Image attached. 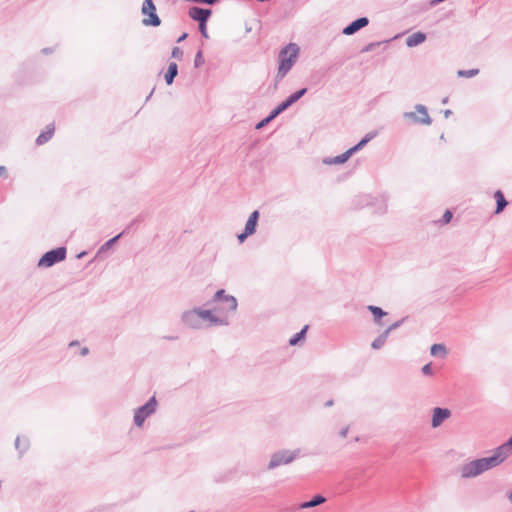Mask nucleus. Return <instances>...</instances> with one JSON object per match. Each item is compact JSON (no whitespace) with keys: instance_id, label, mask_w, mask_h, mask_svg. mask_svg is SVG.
Masks as SVG:
<instances>
[{"instance_id":"1","label":"nucleus","mask_w":512,"mask_h":512,"mask_svg":"<svg viewBox=\"0 0 512 512\" xmlns=\"http://www.w3.org/2000/svg\"><path fill=\"white\" fill-rule=\"evenodd\" d=\"M500 465L497 458L492 454L489 457L475 459L460 466L459 472L462 479L477 477L484 472Z\"/></svg>"},{"instance_id":"2","label":"nucleus","mask_w":512,"mask_h":512,"mask_svg":"<svg viewBox=\"0 0 512 512\" xmlns=\"http://www.w3.org/2000/svg\"><path fill=\"white\" fill-rule=\"evenodd\" d=\"M299 54V47L295 43L285 46L279 53V67L276 75L278 81L282 80L295 64Z\"/></svg>"},{"instance_id":"3","label":"nucleus","mask_w":512,"mask_h":512,"mask_svg":"<svg viewBox=\"0 0 512 512\" xmlns=\"http://www.w3.org/2000/svg\"><path fill=\"white\" fill-rule=\"evenodd\" d=\"M198 313L203 328L229 325V318L224 313V310L219 308L203 309L198 307Z\"/></svg>"},{"instance_id":"4","label":"nucleus","mask_w":512,"mask_h":512,"mask_svg":"<svg viewBox=\"0 0 512 512\" xmlns=\"http://www.w3.org/2000/svg\"><path fill=\"white\" fill-rule=\"evenodd\" d=\"M301 453V449H282L274 452L269 460L267 465L268 470H273L281 465H287L296 460Z\"/></svg>"},{"instance_id":"5","label":"nucleus","mask_w":512,"mask_h":512,"mask_svg":"<svg viewBox=\"0 0 512 512\" xmlns=\"http://www.w3.org/2000/svg\"><path fill=\"white\" fill-rule=\"evenodd\" d=\"M157 406L158 402L155 396H153L144 405L138 407L134 412V424L137 427H142L145 420L156 412Z\"/></svg>"},{"instance_id":"6","label":"nucleus","mask_w":512,"mask_h":512,"mask_svg":"<svg viewBox=\"0 0 512 512\" xmlns=\"http://www.w3.org/2000/svg\"><path fill=\"white\" fill-rule=\"evenodd\" d=\"M211 302L212 303L222 302L223 306L218 307V308L220 310H224V313L227 315L228 318H229L230 314L234 313L237 310V306H238L237 299L232 295L226 294L224 289L218 290L214 294Z\"/></svg>"},{"instance_id":"7","label":"nucleus","mask_w":512,"mask_h":512,"mask_svg":"<svg viewBox=\"0 0 512 512\" xmlns=\"http://www.w3.org/2000/svg\"><path fill=\"white\" fill-rule=\"evenodd\" d=\"M66 258V248L58 247L46 252L38 261L39 267H51Z\"/></svg>"},{"instance_id":"8","label":"nucleus","mask_w":512,"mask_h":512,"mask_svg":"<svg viewBox=\"0 0 512 512\" xmlns=\"http://www.w3.org/2000/svg\"><path fill=\"white\" fill-rule=\"evenodd\" d=\"M182 324L193 330L203 329V324L199 318L198 307L186 310L181 314Z\"/></svg>"},{"instance_id":"9","label":"nucleus","mask_w":512,"mask_h":512,"mask_svg":"<svg viewBox=\"0 0 512 512\" xmlns=\"http://www.w3.org/2000/svg\"><path fill=\"white\" fill-rule=\"evenodd\" d=\"M403 117L411 119L417 124L430 125L432 123V119L428 114L427 108L422 104H417L415 106V112H405Z\"/></svg>"},{"instance_id":"10","label":"nucleus","mask_w":512,"mask_h":512,"mask_svg":"<svg viewBox=\"0 0 512 512\" xmlns=\"http://www.w3.org/2000/svg\"><path fill=\"white\" fill-rule=\"evenodd\" d=\"M307 92V88H302L293 94H291L286 100L281 102L276 108H274L273 114H276L277 116L281 114L283 111L288 109L292 104L297 102L301 97H303Z\"/></svg>"},{"instance_id":"11","label":"nucleus","mask_w":512,"mask_h":512,"mask_svg":"<svg viewBox=\"0 0 512 512\" xmlns=\"http://www.w3.org/2000/svg\"><path fill=\"white\" fill-rule=\"evenodd\" d=\"M451 416V411L447 408L436 407L433 409L431 425L433 428L439 427L445 420Z\"/></svg>"},{"instance_id":"12","label":"nucleus","mask_w":512,"mask_h":512,"mask_svg":"<svg viewBox=\"0 0 512 512\" xmlns=\"http://www.w3.org/2000/svg\"><path fill=\"white\" fill-rule=\"evenodd\" d=\"M369 24V19L367 17H360L353 22H351L349 25H347L342 33L345 35H353L360 29L366 27Z\"/></svg>"},{"instance_id":"13","label":"nucleus","mask_w":512,"mask_h":512,"mask_svg":"<svg viewBox=\"0 0 512 512\" xmlns=\"http://www.w3.org/2000/svg\"><path fill=\"white\" fill-rule=\"evenodd\" d=\"M188 14L195 21L207 22L211 15V10L194 6L189 9Z\"/></svg>"},{"instance_id":"14","label":"nucleus","mask_w":512,"mask_h":512,"mask_svg":"<svg viewBox=\"0 0 512 512\" xmlns=\"http://www.w3.org/2000/svg\"><path fill=\"white\" fill-rule=\"evenodd\" d=\"M54 131H55V127L53 124H49L46 126V130L43 131L37 138H36V144L37 145H43L45 144L46 142H48L53 134H54Z\"/></svg>"},{"instance_id":"15","label":"nucleus","mask_w":512,"mask_h":512,"mask_svg":"<svg viewBox=\"0 0 512 512\" xmlns=\"http://www.w3.org/2000/svg\"><path fill=\"white\" fill-rule=\"evenodd\" d=\"M259 218V212L255 210L252 212L245 224L244 231L248 232L249 234H254L256 231V226Z\"/></svg>"},{"instance_id":"16","label":"nucleus","mask_w":512,"mask_h":512,"mask_svg":"<svg viewBox=\"0 0 512 512\" xmlns=\"http://www.w3.org/2000/svg\"><path fill=\"white\" fill-rule=\"evenodd\" d=\"M426 40V34L423 32H415L408 36L406 39V45L408 47H415Z\"/></svg>"},{"instance_id":"17","label":"nucleus","mask_w":512,"mask_h":512,"mask_svg":"<svg viewBox=\"0 0 512 512\" xmlns=\"http://www.w3.org/2000/svg\"><path fill=\"white\" fill-rule=\"evenodd\" d=\"M326 502V498L322 495H315L310 501L302 502L300 509L313 508Z\"/></svg>"},{"instance_id":"18","label":"nucleus","mask_w":512,"mask_h":512,"mask_svg":"<svg viewBox=\"0 0 512 512\" xmlns=\"http://www.w3.org/2000/svg\"><path fill=\"white\" fill-rule=\"evenodd\" d=\"M376 132H369L365 135V137L357 143L355 146L348 149L349 152H351V155L361 150L369 141H371L374 137H376Z\"/></svg>"},{"instance_id":"19","label":"nucleus","mask_w":512,"mask_h":512,"mask_svg":"<svg viewBox=\"0 0 512 512\" xmlns=\"http://www.w3.org/2000/svg\"><path fill=\"white\" fill-rule=\"evenodd\" d=\"M494 198H495L496 204H497L495 213L499 214L505 209V207L507 206L508 203L504 197V194L500 190H497L494 193Z\"/></svg>"},{"instance_id":"20","label":"nucleus","mask_w":512,"mask_h":512,"mask_svg":"<svg viewBox=\"0 0 512 512\" xmlns=\"http://www.w3.org/2000/svg\"><path fill=\"white\" fill-rule=\"evenodd\" d=\"M178 74V66L175 62H171L168 66V70L165 74V81L167 85H171L174 81V78Z\"/></svg>"},{"instance_id":"21","label":"nucleus","mask_w":512,"mask_h":512,"mask_svg":"<svg viewBox=\"0 0 512 512\" xmlns=\"http://www.w3.org/2000/svg\"><path fill=\"white\" fill-rule=\"evenodd\" d=\"M148 15V18H144L142 20V24L144 26H154L157 27L161 24V20L159 16L157 15L156 11L150 12Z\"/></svg>"},{"instance_id":"22","label":"nucleus","mask_w":512,"mask_h":512,"mask_svg":"<svg viewBox=\"0 0 512 512\" xmlns=\"http://www.w3.org/2000/svg\"><path fill=\"white\" fill-rule=\"evenodd\" d=\"M351 152H349L348 150L345 151L343 154L341 155H338V156H335L333 158H330V159H326L324 160V163L326 164H343L345 163L350 157H351Z\"/></svg>"},{"instance_id":"23","label":"nucleus","mask_w":512,"mask_h":512,"mask_svg":"<svg viewBox=\"0 0 512 512\" xmlns=\"http://www.w3.org/2000/svg\"><path fill=\"white\" fill-rule=\"evenodd\" d=\"M125 233V231L119 233L115 237L109 239L107 242H105L97 251L96 257L100 256L105 251L109 250L119 239L120 237Z\"/></svg>"},{"instance_id":"24","label":"nucleus","mask_w":512,"mask_h":512,"mask_svg":"<svg viewBox=\"0 0 512 512\" xmlns=\"http://www.w3.org/2000/svg\"><path fill=\"white\" fill-rule=\"evenodd\" d=\"M30 446L28 438L17 437L15 440V448L19 451L20 455L24 454Z\"/></svg>"},{"instance_id":"25","label":"nucleus","mask_w":512,"mask_h":512,"mask_svg":"<svg viewBox=\"0 0 512 512\" xmlns=\"http://www.w3.org/2000/svg\"><path fill=\"white\" fill-rule=\"evenodd\" d=\"M430 353L434 357H445L447 354V350L443 344H433L431 346Z\"/></svg>"},{"instance_id":"26","label":"nucleus","mask_w":512,"mask_h":512,"mask_svg":"<svg viewBox=\"0 0 512 512\" xmlns=\"http://www.w3.org/2000/svg\"><path fill=\"white\" fill-rule=\"evenodd\" d=\"M388 334L387 332H383L382 334H380L378 337H376L371 346L373 349H380L386 342L387 338H388Z\"/></svg>"},{"instance_id":"27","label":"nucleus","mask_w":512,"mask_h":512,"mask_svg":"<svg viewBox=\"0 0 512 512\" xmlns=\"http://www.w3.org/2000/svg\"><path fill=\"white\" fill-rule=\"evenodd\" d=\"M368 310L373 314L375 321H379V319L385 316L387 313L383 311L380 307L369 305Z\"/></svg>"},{"instance_id":"28","label":"nucleus","mask_w":512,"mask_h":512,"mask_svg":"<svg viewBox=\"0 0 512 512\" xmlns=\"http://www.w3.org/2000/svg\"><path fill=\"white\" fill-rule=\"evenodd\" d=\"M152 11H156V7L153 3V0H144L141 9L142 14L146 15Z\"/></svg>"},{"instance_id":"29","label":"nucleus","mask_w":512,"mask_h":512,"mask_svg":"<svg viewBox=\"0 0 512 512\" xmlns=\"http://www.w3.org/2000/svg\"><path fill=\"white\" fill-rule=\"evenodd\" d=\"M307 329L308 326H305L300 332L296 333L293 337H291L289 340V344L291 346L296 345L302 338H304Z\"/></svg>"},{"instance_id":"30","label":"nucleus","mask_w":512,"mask_h":512,"mask_svg":"<svg viewBox=\"0 0 512 512\" xmlns=\"http://www.w3.org/2000/svg\"><path fill=\"white\" fill-rule=\"evenodd\" d=\"M478 73H479V70H478V69L459 70V71L457 72V74H458V76H459V77H466V78L474 77V76H476Z\"/></svg>"},{"instance_id":"31","label":"nucleus","mask_w":512,"mask_h":512,"mask_svg":"<svg viewBox=\"0 0 512 512\" xmlns=\"http://www.w3.org/2000/svg\"><path fill=\"white\" fill-rule=\"evenodd\" d=\"M277 115L276 114H273V111L270 112V114L264 118L263 120H261L257 125H256V129H261L263 128L264 126H266L269 122H271L274 118H276Z\"/></svg>"},{"instance_id":"32","label":"nucleus","mask_w":512,"mask_h":512,"mask_svg":"<svg viewBox=\"0 0 512 512\" xmlns=\"http://www.w3.org/2000/svg\"><path fill=\"white\" fill-rule=\"evenodd\" d=\"M204 64V57H203V53L201 50H199L196 55H195V59H194V66L196 68L202 66Z\"/></svg>"},{"instance_id":"33","label":"nucleus","mask_w":512,"mask_h":512,"mask_svg":"<svg viewBox=\"0 0 512 512\" xmlns=\"http://www.w3.org/2000/svg\"><path fill=\"white\" fill-rule=\"evenodd\" d=\"M452 219V213L449 210H446L445 213L442 216V219L440 220V223L442 225L448 224Z\"/></svg>"},{"instance_id":"34","label":"nucleus","mask_w":512,"mask_h":512,"mask_svg":"<svg viewBox=\"0 0 512 512\" xmlns=\"http://www.w3.org/2000/svg\"><path fill=\"white\" fill-rule=\"evenodd\" d=\"M171 56L180 60L183 56V51L179 47H174L171 52Z\"/></svg>"},{"instance_id":"35","label":"nucleus","mask_w":512,"mask_h":512,"mask_svg":"<svg viewBox=\"0 0 512 512\" xmlns=\"http://www.w3.org/2000/svg\"><path fill=\"white\" fill-rule=\"evenodd\" d=\"M404 319H401L393 324H391L384 332H387V334L389 335L391 331H393L394 329L398 328L402 323H403Z\"/></svg>"},{"instance_id":"36","label":"nucleus","mask_w":512,"mask_h":512,"mask_svg":"<svg viewBox=\"0 0 512 512\" xmlns=\"http://www.w3.org/2000/svg\"><path fill=\"white\" fill-rule=\"evenodd\" d=\"M422 373L424 375H428V376H431L433 374V370H432V367H431V364H426L422 367Z\"/></svg>"},{"instance_id":"37","label":"nucleus","mask_w":512,"mask_h":512,"mask_svg":"<svg viewBox=\"0 0 512 512\" xmlns=\"http://www.w3.org/2000/svg\"><path fill=\"white\" fill-rule=\"evenodd\" d=\"M380 45V42H377V43H369L368 45H366L363 49H362V52H370L372 51L376 46H379Z\"/></svg>"},{"instance_id":"38","label":"nucleus","mask_w":512,"mask_h":512,"mask_svg":"<svg viewBox=\"0 0 512 512\" xmlns=\"http://www.w3.org/2000/svg\"><path fill=\"white\" fill-rule=\"evenodd\" d=\"M199 30L204 37H206V38L208 37L207 29H206V22H199Z\"/></svg>"},{"instance_id":"39","label":"nucleus","mask_w":512,"mask_h":512,"mask_svg":"<svg viewBox=\"0 0 512 512\" xmlns=\"http://www.w3.org/2000/svg\"><path fill=\"white\" fill-rule=\"evenodd\" d=\"M246 231H243L241 234L238 235V240L242 243L248 236H250Z\"/></svg>"},{"instance_id":"40","label":"nucleus","mask_w":512,"mask_h":512,"mask_svg":"<svg viewBox=\"0 0 512 512\" xmlns=\"http://www.w3.org/2000/svg\"><path fill=\"white\" fill-rule=\"evenodd\" d=\"M348 431H349V427L348 426L343 428V429H341L340 432H339L340 437L345 438L347 436V434H348Z\"/></svg>"},{"instance_id":"41","label":"nucleus","mask_w":512,"mask_h":512,"mask_svg":"<svg viewBox=\"0 0 512 512\" xmlns=\"http://www.w3.org/2000/svg\"><path fill=\"white\" fill-rule=\"evenodd\" d=\"M186 37H187V33L182 34V35L177 39V42H178V43L182 42L184 39H186Z\"/></svg>"},{"instance_id":"42","label":"nucleus","mask_w":512,"mask_h":512,"mask_svg":"<svg viewBox=\"0 0 512 512\" xmlns=\"http://www.w3.org/2000/svg\"><path fill=\"white\" fill-rule=\"evenodd\" d=\"M451 114H452V111H451V110H449V109H447V110H445V111H444V116H445V118H448Z\"/></svg>"},{"instance_id":"43","label":"nucleus","mask_w":512,"mask_h":512,"mask_svg":"<svg viewBox=\"0 0 512 512\" xmlns=\"http://www.w3.org/2000/svg\"><path fill=\"white\" fill-rule=\"evenodd\" d=\"M88 352H89V350H88V348H87V347H84V348H82V350H81V354H82L83 356H84V355H87V354H88Z\"/></svg>"},{"instance_id":"44","label":"nucleus","mask_w":512,"mask_h":512,"mask_svg":"<svg viewBox=\"0 0 512 512\" xmlns=\"http://www.w3.org/2000/svg\"><path fill=\"white\" fill-rule=\"evenodd\" d=\"M51 52H52V50H51L50 48H44V49L42 50V53H43V54H48V53H51Z\"/></svg>"},{"instance_id":"45","label":"nucleus","mask_w":512,"mask_h":512,"mask_svg":"<svg viewBox=\"0 0 512 512\" xmlns=\"http://www.w3.org/2000/svg\"><path fill=\"white\" fill-rule=\"evenodd\" d=\"M6 172V168L4 166H0V175Z\"/></svg>"},{"instance_id":"46","label":"nucleus","mask_w":512,"mask_h":512,"mask_svg":"<svg viewBox=\"0 0 512 512\" xmlns=\"http://www.w3.org/2000/svg\"><path fill=\"white\" fill-rule=\"evenodd\" d=\"M332 404H333V402L331 400L326 402V406H331Z\"/></svg>"},{"instance_id":"47","label":"nucleus","mask_w":512,"mask_h":512,"mask_svg":"<svg viewBox=\"0 0 512 512\" xmlns=\"http://www.w3.org/2000/svg\"><path fill=\"white\" fill-rule=\"evenodd\" d=\"M508 497H509V500L512 502V490L510 491V493H509V496H508Z\"/></svg>"},{"instance_id":"48","label":"nucleus","mask_w":512,"mask_h":512,"mask_svg":"<svg viewBox=\"0 0 512 512\" xmlns=\"http://www.w3.org/2000/svg\"><path fill=\"white\" fill-rule=\"evenodd\" d=\"M84 255H85V252H82V253H80V254L78 255V257H79V258H80V257H84Z\"/></svg>"}]
</instances>
